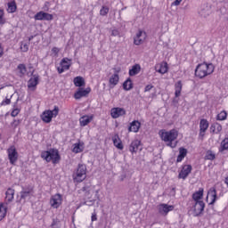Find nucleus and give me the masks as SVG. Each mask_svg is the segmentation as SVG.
<instances>
[{
  "instance_id": "f257e3e1",
  "label": "nucleus",
  "mask_w": 228,
  "mask_h": 228,
  "mask_svg": "<svg viewBox=\"0 0 228 228\" xmlns=\"http://www.w3.org/2000/svg\"><path fill=\"white\" fill-rule=\"evenodd\" d=\"M159 135L162 142H165L167 147L171 149H175L177 147V137L179 136V131L176 129H162L159 132Z\"/></svg>"
},
{
  "instance_id": "f03ea898",
  "label": "nucleus",
  "mask_w": 228,
  "mask_h": 228,
  "mask_svg": "<svg viewBox=\"0 0 228 228\" xmlns=\"http://www.w3.org/2000/svg\"><path fill=\"white\" fill-rule=\"evenodd\" d=\"M215 72V65L213 63L203 62L199 64L195 69V76L202 79L207 76H211Z\"/></svg>"
},
{
  "instance_id": "7ed1b4c3",
  "label": "nucleus",
  "mask_w": 228,
  "mask_h": 228,
  "mask_svg": "<svg viewBox=\"0 0 228 228\" xmlns=\"http://www.w3.org/2000/svg\"><path fill=\"white\" fill-rule=\"evenodd\" d=\"M41 158L47 163H51L52 161L53 164H56L60 161V153L58 150L52 149L50 151H42Z\"/></svg>"
},
{
  "instance_id": "20e7f679",
  "label": "nucleus",
  "mask_w": 228,
  "mask_h": 228,
  "mask_svg": "<svg viewBox=\"0 0 228 228\" xmlns=\"http://www.w3.org/2000/svg\"><path fill=\"white\" fill-rule=\"evenodd\" d=\"M85 179H86V166L85 164H79L73 173V181L75 183H83Z\"/></svg>"
},
{
  "instance_id": "39448f33",
  "label": "nucleus",
  "mask_w": 228,
  "mask_h": 228,
  "mask_svg": "<svg viewBox=\"0 0 228 228\" xmlns=\"http://www.w3.org/2000/svg\"><path fill=\"white\" fill-rule=\"evenodd\" d=\"M59 111H60V109H58L57 106H55L53 110H45L41 115V118L43 122H45V124H49V122L53 120V117H58Z\"/></svg>"
},
{
  "instance_id": "423d86ee",
  "label": "nucleus",
  "mask_w": 228,
  "mask_h": 228,
  "mask_svg": "<svg viewBox=\"0 0 228 228\" xmlns=\"http://www.w3.org/2000/svg\"><path fill=\"white\" fill-rule=\"evenodd\" d=\"M8 159L11 165H15L19 159V152L17 151V148L14 145L9 147L7 149Z\"/></svg>"
},
{
  "instance_id": "0eeeda50",
  "label": "nucleus",
  "mask_w": 228,
  "mask_h": 228,
  "mask_svg": "<svg viewBox=\"0 0 228 228\" xmlns=\"http://www.w3.org/2000/svg\"><path fill=\"white\" fill-rule=\"evenodd\" d=\"M204 208H206V204L204 201H191V211L194 213V216H199L201 215L202 211H204Z\"/></svg>"
},
{
  "instance_id": "6e6552de",
  "label": "nucleus",
  "mask_w": 228,
  "mask_h": 228,
  "mask_svg": "<svg viewBox=\"0 0 228 228\" xmlns=\"http://www.w3.org/2000/svg\"><path fill=\"white\" fill-rule=\"evenodd\" d=\"M206 200L208 204V206L215 205V202L218 200V196L216 195V189L215 187H211L207 194Z\"/></svg>"
},
{
  "instance_id": "1a4fd4ad",
  "label": "nucleus",
  "mask_w": 228,
  "mask_h": 228,
  "mask_svg": "<svg viewBox=\"0 0 228 228\" xmlns=\"http://www.w3.org/2000/svg\"><path fill=\"white\" fill-rule=\"evenodd\" d=\"M62 202L63 196H61L60 193L53 195L50 199V206L51 208H53V209H58V208L61 206Z\"/></svg>"
},
{
  "instance_id": "9d476101",
  "label": "nucleus",
  "mask_w": 228,
  "mask_h": 228,
  "mask_svg": "<svg viewBox=\"0 0 228 228\" xmlns=\"http://www.w3.org/2000/svg\"><path fill=\"white\" fill-rule=\"evenodd\" d=\"M175 207H174V205H168V204H159L157 207V209L159 213V215H162L163 216H167V215H168V213H170V211H174Z\"/></svg>"
},
{
  "instance_id": "9b49d317",
  "label": "nucleus",
  "mask_w": 228,
  "mask_h": 228,
  "mask_svg": "<svg viewBox=\"0 0 228 228\" xmlns=\"http://www.w3.org/2000/svg\"><path fill=\"white\" fill-rule=\"evenodd\" d=\"M70 65H72V60L69 58H63L61 61V67L57 68L59 74H63L65 70H69V69H70Z\"/></svg>"
},
{
  "instance_id": "f8f14e48",
  "label": "nucleus",
  "mask_w": 228,
  "mask_h": 228,
  "mask_svg": "<svg viewBox=\"0 0 228 228\" xmlns=\"http://www.w3.org/2000/svg\"><path fill=\"white\" fill-rule=\"evenodd\" d=\"M145 38H147V33L143 30H139L134 38V44L135 45H142L145 42Z\"/></svg>"
},
{
  "instance_id": "ddd939ff",
  "label": "nucleus",
  "mask_w": 228,
  "mask_h": 228,
  "mask_svg": "<svg viewBox=\"0 0 228 228\" xmlns=\"http://www.w3.org/2000/svg\"><path fill=\"white\" fill-rule=\"evenodd\" d=\"M90 92H92V89L90 87H79L77 91L75 93L74 97L75 99H82V97H88V94H90Z\"/></svg>"
},
{
  "instance_id": "4468645a",
  "label": "nucleus",
  "mask_w": 228,
  "mask_h": 228,
  "mask_svg": "<svg viewBox=\"0 0 228 228\" xmlns=\"http://www.w3.org/2000/svg\"><path fill=\"white\" fill-rule=\"evenodd\" d=\"M138 151H142V142H140L138 139H135L130 143L129 151L131 154H136Z\"/></svg>"
},
{
  "instance_id": "2eb2a0df",
  "label": "nucleus",
  "mask_w": 228,
  "mask_h": 228,
  "mask_svg": "<svg viewBox=\"0 0 228 228\" xmlns=\"http://www.w3.org/2000/svg\"><path fill=\"white\" fill-rule=\"evenodd\" d=\"M191 165H183L178 175L179 179H186L191 174Z\"/></svg>"
},
{
  "instance_id": "dca6fc26",
  "label": "nucleus",
  "mask_w": 228,
  "mask_h": 228,
  "mask_svg": "<svg viewBox=\"0 0 228 228\" xmlns=\"http://www.w3.org/2000/svg\"><path fill=\"white\" fill-rule=\"evenodd\" d=\"M210 13H211V5L208 4H204L200 7L199 14L200 15V17L207 19V17H209Z\"/></svg>"
},
{
  "instance_id": "f3484780",
  "label": "nucleus",
  "mask_w": 228,
  "mask_h": 228,
  "mask_svg": "<svg viewBox=\"0 0 228 228\" xmlns=\"http://www.w3.org/2000/svg\"><path fill=\"white\" fill-rule=\"evenodd\" d=\"M126 114V110L124 108L116 107L110 110V116L112 118H118L119 117H124Z\"/></svg>"
},
{
  "instance_id": "a211bd4d",
  "label": "nucleus",
  "mask_w": 228,
  "mask_h": 228,
  "mask_svg": "<svg viewBox=\"0 0 228 228\" xmlns=\"http://www.w3.org/2000/svg\"><path fill=\"white\" fill-rule=\"evenodd\" d=\"M35 20H53V14L39 12L34 16Z\"/></svg>"
},
{
  "instance_id": "6ab92c4d",
  "label": "nucleus",
  "mask_w": 228,
  "mask_h": 228,
  "mask_svg": "<svg viewBox=\"0 0 228 228\" xmlns=\"http://www.w3.org/2000/svg\"><path fill=\"white\" fill-rule=\"evenodd\" d=\"M202 199H204V189L200 188L199 191H195L192 194L191 202H204V200H202Z\"/></svg>"
},
{
  "instance_id": "aec40b11",
  "label": "nucleus",
  "mask_w": 228,
  "mask_h": 228,
  "mask_svg": "<svg viewBox=\"0 0 228 228\" xmlns=\"http://www.w3.org/2000/svg\"><path fill=\"white\" fill-rule=\"evenodd\" d=\"M209 127V123L206 119H201L200 122V137L204 138L206 131Z\"/></svg>"
},
{
  "instance_id": "412c9836",
  "label": "nucleus",
  "mask_w": 228,
  "mask_h": 228,
  "mask_svg": "<svg viewBox=\"0 0 228 228\" xmlns=\"http://www.w3.org/2000/svg\"><path fill=\"white\" fill-rule=\"evenodd\" d=\"M156 72L159 74H167L168 72V63L166 61L160 62L155 66Z\"/></svg>"
},
{
  "instance_id": "4be33fe9",
  "label": "nucleus",
  "mask_w": 228,
  "mask_h": 228,
  "mask_svg": "<svg viewBox=\"0 0 228 228\" xmlns=\"http://www.w3.org/2000/svg\"><path fill=\"white\" fill-rule=\"evenodd\" d=\"M37 85H38V76L33 75L28 82V88L33 92L37 89Z\"/></svg>"
},
{
  "instance_id": "5701e85b",
  "label": "nucleus",
  "mask_w": 228,
  "mask_h": 228,
  "mask_svg": "<svg viewBox=\"0 0 228 228\" xmlns=\"http://www.w3.org/2000/svg\"><path fill=\"white\" fill-rule=\"evenodd\" d=\"M92 120H94V115H85L79 118V124L81 127H85L86 126H88Z\"/></svg>"
},
{
  "instance_id": "b1692460",
  "label": "nucleus",
  "mask_w": 228,
  "mask_h": 228,
  "mask_svg": "<svg viewBox=\"0 0 228 228\" xmlns=\"http://www.w3.org/2000/svg\"><path fill=\"white\" fill-rule=\"evenodd\" d=\"M140 127H142V123H140L138 120H134L132 123H130L128 131L130 133H138V131H140Z\"/></svg>"
},
{
  "instance_id": "393cba45",
  "label": "nucleus",
  "mask_w": 228,
  "mask_h": 228,
  "mask_svg": "<svg viewBox=\"0 0 228 228\" xmlns=\"http://www.w3.org/2000/svg\"><path fill=\"white\" fill-rule=\"evenodd\" d=\"M83 151H85V142L79 141L73 144L72 152L75 154H79V152H83Z\"/></svg>"
},
{
  "instance_id": "a878e982",
  "label": "nucleus",
  "mask_w": 228,
  "mask_h": 228,
  "mask_svg": "<svg viewBox=\"0 0 228 228\" xmlns=\"http://www.w3.org/2000/svg\"><path fill=\"white\" fill-rule=\"evenodd\" d=\"M32 195H33V191L29 189H23L20 191V199L21 200H24V202H26V200H29Z\"/></svg>"
},
{
  "instance_id": "bb28decb",
  "label": "nucleus",
  "mask_w": 228,
  "mask_h": 228,
  "mask_svg": "<svg viewBox=\"0 0 228 228\" xmlns=\"http://www.w3.org/2000/svg\"><path fill=\"white\" fill-rule=\"evenodd\" d=\"M118 81H120V77L118 76V74L114 73L112 76H110L109 83L111 88L117 86L118 85Z\"/></svg>"
},
{
  "instance_id": "cd10ccee",
  "label": "nucleus",
  "mask_w": 228,
  "mask_h": 228,
  "mask_svg": "<svg viewBox=\"0 0 228 228\" xmlns=\"http://www.w3.org/2000/svg\"><path fill=\"white\" fill-rule=\"evenodd\" d=\"M187 154H188V150L183 147L179 148V154L176 159L177 163H181V161H183V159L186 158Z\"/></svg>"
},
{
  "instance_id": "c85d7f7f",
  "label": "nucleus",
  "mask_w": 228,
  "mask_h": 228,
  "mask_svg": "<svg viewBox=\"0 0 228 228\" xmlns=\"http://www.w3.org/2000/svg\"><path fill=\"white\" fill-rule=\"evenodd\" d=\"M183 91V83L178 81L175 84V97H181V92Z\"/></svg>"
},
{
  "instance_id": "c756f323",
  "label": "nucleus",
  "mask_w": 228,
  "mask_h": 228,
  "mask_svg": "<svg viewBox=\"0 0 228 228\" xmlns=\"http://www.w3.org/2000/svg\"><path fill=\"white\" fill-rule=\"evenodd\" d=\"M15 196V190L9 188L5 192L6 202H12L13 197Z\"/></svg>"
},
{
  "instance_id": "7c9ffc66",
  "label": "nucleus",
  "mask_w": 228,
  "mask_h": 228,
  "mask_svg": "<svg viewBox=\"0 0 228 228\" xmlns=\"http://www.w3.org/2000/svg\"><path fill=\"white\" fill-rule=\"evenodd\" d=\"M140 70H142V66H140V64H134L132 66V69H129V76H136L140 74Z\"/></svg>"
},
{
  "instance_id": "2f4dec72",
  "label": "nucleus",
  "mask_w": 228,
  "mask_h": 228,
  "mask_svg": "<svg viewBox=\"0 0 228 228\" xmlns=\"http://www.w3.org/2000/svg\"><path fill=\"white\" fill-rule=\"evenodd\" d=\"M8 212V206L4 203H0V222L6 216V213Z\"/></svg>"
},
{
  "instance_id": "473e14b6",
  "label": "nucleus",
  "mask_w": 228,
  "mask_h": 228,
  "mask_svg": "<svg viewBox=\"0 0 228 228\" xmlns=\"http://www.w3.org/2000/svg\"><path fill=\"white\" fill-rule=\"evenodd\" d=\"M73 83L75 86L81 88V86H85V78H83V77H76L73 79Z\"/></svg>"
},
{
  "instance_id": "72a5a7b5",
  "label": "nucleus",
  "mask_w": 228,
  "mask_h": 228,
  "mask_svg": "<svg viewBox=\"0 0 228 228\" xmlns=\"http://www.w3.org/2000/svg\"><path fill=\"white\" fill-rule=\"evenodd\" d=\"M7 12L8 13H15V12H17V4L15 3V1L12 2H9L7 4Z\"/></svg>"
},
{
  "instance_id": "f704fd0d",
  "label": "nucleus",
  "mask_w": 228,
  "mask_h": 228,
  "mask_svg": "<svg viewBox=\"0 0 228 228\" xmlns=\"http://www.w3.org/2000/svg\"><path fill=\"white\" fill-rule=\"evenodd\" d=\"M224 151H228V138H225L221 142L219 152H224Z\"/></svg>"
},
{
  "instance_id": "c9c22d12",
  "label": "nucleus",
  "mask_w": 228,
  "mask_h": 228,
  "mask_svg": "<svg viewBox=\"0 0 228 228\" xmlns=\"http://www.w3.org/2000/svg\"><path fill=\"white\" fill-rule=\"evenodd\" d=\"M123 88L126 91L131 90L133 88V81H131L130 78L126 79L123 83Z\"/></svg>"
},
{
  "instance_id": "e433bc0d",
  "label": "nucleus",
  "mask_w": 228,
  "mask_h": 228,
  "mask_svg": "<svg viewBox=\"0 0 228 228\" xmlns=\"http://www.w3.org/2000/svg\"><path fill=\"white\" fill-rule=\"evenodd\" d=\"M113 143L115 145V147H117V149H119L120 151H122V149H124V145L122 144V142H120V139L115 137L113 138Z\"/></svg>"
},
{
  "instance_id": "4c0bfd02",
  "label": "nucleus",
  "mask_w": 228,
  "mask_h": 228,
  "mask_svg": "<svg viewBox=\"0 0 228 228\" xmlns=\"http://www.w3.org/2000/svg\"><path fill=\"white\" fill-rule=\"evenodd\" d=\"M216 120H227V111L222 110L219 114H217Z\"/></svg>"
},
{
  "instance_id": "58836bf2",
  "label": "nucleus",
  "mask_w": 228,
  "mask_h": 228,
  "mask_svg": "<svg viewBox=\"0 0 228 228\" xmlns=\"http://www.w3.org/2000/svg\"><path fill=\"white\" fill-rule=\"evenodd\" d=\"M215 158H216V155H215V152H213V151H208L206 152L205 159L213 161V159H215Z\"/></svg>"
},
{
  "instance_id": "ea45409f",
  "label": "nucleus",
  "mask_w": 228,
  "mask_h": 228,
  "mask_svg": "<svg viewBox=\"0 0 228 228\" xmlns=\"http://www.w3.org/2000/svg\"><path fill=\"white\" fill-rule=\"evenodd\" d=\"M213 132L216 133V134H218L222 131V125L216 123L212 126Z\"/></svg>"
},
{
  "instance_id": "a19ab883",
  "label": "nucleus",
  "mask_w": 228,
  "mask_h": 228,
  "mask_svg": "<svg viewBox=\"0 0 228 228\" xmlns=\"http://www.w3.org/2000/svg\"><path fill=\"white\" fill-rule=\"evenodd\" d=\"M20 50L22 53H28L29 50V43H21Z\"/></svg>"
},
{
  "instance_id": "79ce46f5",
  "label": "nucleus",
  "mask_w": 228,
  "mask_h": 228,
  "mask_svg": "<svg viewBox=\"0 0 228 228\" xmlns=\"http://www.w3.org/2000/svg\"><path fill=\"white\" fill-rule=\"evenodd\" d=\"M12 97H13V95H11L10 98L6 97L0 104L1 106H8L12 103Z\"/></svg>"
},
{
  "instance_id": "37998d69",
  "label": "nucleus",
  "mask_w": 228,
  "mask_h": 228,
  "mask_svg": "<svg viewBox=\"0 0 228 228\" xmlns=\"http://www.w3.org/2000/svg\"><path fill=\"white\" fill-rule=\"evenodd\" d=\"M110 12V8L103 6L101 10H100V15H102V17H104L105 15H108V12Z\"/></svg>"
},
{
  "instance_id": "c03bdc74",
  "label": "nucleus",
  "mask_w": 228,
  "mask_h": 228,
  "mask_svg": "<svg viewBox=\"0 0 228 228\" xmlns=\"http://www.w3.org/2000/svg\"><path fill=\"white\" fill-rule=\"evenodd\" d=\"M6 20L4 19V11L0 9V25L5 24Z\"/></svg>"
},
{
  "instance_id": "a18cd8bd",
  "label": "nucleus",
  "mask_w": 228,
  "mask_h": 228,
  "mask_svg": "<svg viewBox=\"0 0 228 228\" xmlns=\"http://www.w3.org/2000/svg\"><path fill=\"white\" fill-rule=\"evenodd\" d=\"M18 70L20 74H21V76H24V74L26 73V66L24 64H20L18 66Z\"/></svg>"
},
{
  "instance_id": "49530a36",
  "label": "nucleus",
  "mask_w": 228,
  "mask_h": 228,
  "mask_svg": "<svg viewBox=\"0 0 228 228\" xmlns=\"http://www.w3.org/2000/svg\"><path fill=\"white\" fill-rule=\"evenodd\" d=\"M59 53H60V48L58 47L52 48V56H55L56 58H58Z\"/></svg>"
},
{
  "instance_id": "de8ad7c7",
  "label": "nucleus",
  "mask_w": 228,
  "mask_h": 228,
  "mask_svg": "<svg viewBox=\"0 0 228 228\" xmlns=\"http://www.w3.org/2000/svg\"><path fill=\"white\" fill-rule=\"evenodd\" d=\"M19 113H20V110L19 108H13L11 115L12 117H17V115H19Z\"/></svg>"
},
{
  "instance_id": "09e8293b",
  "label": "nucleus",
  "mask_w": 228,
  "mask_h": 228,
  "mask_svg": "<svg viewBox=\"0 0 228 228\" xmlns=\"http://www.w3.org/2000/svg\"><path fill=\"white\" fill-rule=\"evenodd\" d=\"M120 35V33L118 32V29L114 28L111 30V36L112 37H118Z\"/></svg>"
},
{
  "instance_id": "8fccbe9b",
  "label": "nucleus",
  "mask_w": 228,
  "mask_h": 228,
  "mask_svg": "<svg viewBox=\"0 0 228 228\" xmlns=\"http://www.w3.org/2000/svg\"><path fill=\"white\" fill-rule=\"evenodd\" d=\"M4 54V48L3 47V45L0 43V58H3Z\"/></svg>"
},
{
  "instance_id": "3c124183",
  "label": "nucleus",
  "mask_w": 228,
  "mask_h": 228,
  "mask_svg": "<svg viewBox=\"0 0 228 228\" xmlns=\"http://www.w3.org/2000/svg\"><path fill=\"white\" fill-rule=\"evenodd\" d=\"M152 88H153L152 85H148L145 86L144 91L151 92V90H152Z\"/></svg>"
},
{
  "instance_id": "603ef678",
  "label": "nucleus",
  "mask_w": 228,
  "mask_h": 228,
  "mask_svg": "<svg viewBox=\"0 0 228 228\" xmlns=\"http://www.w3.org/2000/svg\"><path fill=\"white\" fill-rule=\"evenodd\" d=\"M91 220H92V222H96V220H97V214L93 213L92 216H91Z\"/></svg>"
},
{
  "instance_id": "864d4df0",
  "label": "nucleus",
  "mask_w": 228,
  "mask_h": 228,
  "mask_svg": "<svg viewBox=\"0 0 228 228\" xmlns=\"http://www.w3.org/2000/svg\"><path fill=\"white\" fill-rule=\"evenodd\" d=\"M181 3H183V0H175V1L173 3V5H174V6H179V4H181Z\"/></svg>"
},
{
  "instance_id": "5fc2aeb1",
  "label": "nucleus",
  "mask_w": 228,
  "mask_h": 228,
  "mask_svg": "<svg viewBox=\"0 0 228 228\" xmlns=\"http://www.w3.org/2000/svg\"><path fill=\"white\" fill-rule=\"evenodd\" d=\"M94 204V201H89V203H87L86 201L84 203H80V207L81 206H92Z\"/></svg>"
},
{
  "instance_id": "6e6d98bb",
  "label": "nucleus",
  "mask_w": 228,
  "mask_h": 228,
  "mask_svg": "<svg viewBox=\"0 0 228 228\" xmlns=\"http://www.w3.org/2000/svg\"><path fill=\"white\" fill-rule=\"evenodd\" d=\"M115 74H118L120 72V68L114 69Z\"/></svg>"
},
{
  "instance_id": "4d7b16f0",
  "label": "nucleus",
  "mask_w": 228,
  "mask_h": 228,
  "mask_svg": "<svg viewBox=\"0 0 228 228\" xmlns=\"http://www.w3.org/2000/svg\"><path fill=\"white\" fill-rule=\"evenodd\" d=\"M224 183H225V184H226V186L228 188V176L225 178Z\"/></svg>"
},
{
  "instance_id": "13d9d810",
  "label": "nucleus",
  "mask_w": 228,
  "mask_h": 228,
  "mask_svg": "<svg viewBox=\"0 0 228 228\" xmlns=\"http://www.w3.org/2000/svg\"><path fill=\"white\" fill-rule=\"evenodd\" d=\"M174 102H177V100L175 98Z\"/></svg>"
}]
</instances>
